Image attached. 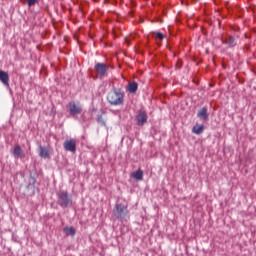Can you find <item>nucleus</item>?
I'll return each instance as SVG.
<instances>
[{
  "label": "nucleus",
  "instance_id": "nucleus-2",
  "mask_svg": "<svg viewBox=\"0 0 256 256\" xmlns=\"http://www.w3.org/2000/svg\"><path fill=\"white\" fill-rule=\"evenodd\" d=\"M57 198V204L62 208H67L72 205V198L69 196L68 192H65V190L58 192Z\"/></svg>",
  "mask_w": 256,
  "mask_h": 256
},
{
  "label": "nucleus",
  "instance_id": "nucleus-12",
  "mask_svg": "<svg viewBox=\"0 0 256 256\" xmlns=\"http://www.w3.org/2000/svg\"><path fill=\"white\" fill-rule=\"evenodd\" d=\"M127 90L131 93V94H135L136 91L138 90V83L136 81H132L129 82L128 86H127Z\"/></svg>",
  "mask_w": 256,
  "mask_h": 256
},
{
  "label": "nucleus",
  "instance_id": "nucleus-19",
  "mask_svg": "<svg viewBox=\"0 0 256 256\" xmlns=\"http://www.w3.org/2000/svg\"><path fill=\"white\" fill-rule=\"evenodd\" d=\"M98 123L101 124L102 126H106V122L105 120L103 119V117H98Z\"/></svg>",
  "mask_w": 256,
  "mask_h": 256
},
{
  "label": "nucleus",
  "instance_id": "nucleus-6",
  "mask_svg": "<svg viewBox=\"0 0 256 256\" xmlns=\"http://www.w3.org/2000/svg\"><path fill=\"white\" fill-rule=\"evenodd\" d=\"M63 146L66 151L75 152L76 151V140L73 138L66 139Z\"/></svg>",
  "mask_w": 256,
  "mask_h": 256
},
{
  "label": "nucleus",
  "instance_id": "nucleus-7",
  "mask_svg": "<svg viewBox=\"0 0 256 256\" xmlns=\"http://www.w3.org/2000/svg\"><path fill=\"white\" fill-rule=\"evenodd\" d=\"M197 117L203 121H207L209 119L208 109L206 106H204L198 111Z\"/></svg>",
  "mask_w": 256,
  "mask_h": 256
},
{
  "label": "nucleus",
  "instance_id": "nucleus-3",
  "mask_svg": "<svg viewBox=\"0 0 256 256\" xmlns=\"http://www.w3.org/2000/svg\"><path fill=\"white\" fill-rule=\"evenodd\" d=\"M128 207L124 204H116L113 209V215L118 220L124 219L128 215Z\"/></svg>",
  "mask_w": 256,
  "mask_h": 256
},
{
  "label": "nucleus",
  "instance_id": "nucleus-14",
  "mask_svg": "<svg viewBox=\"0 0 256 256\" xmlns=\"http://www.w3.org/2000/svg\"><path fill=\"white\" fill-rule=\"evenodd\" d=\"M224 44L228 45L230 48H233L237 45L236 39L232 36H229V38L224 41Z\"/></svg>",
  "mask_w": 256,
  "mask_h": 256
},
{
  "label": "nucleus",
  "instance_id": "nucleus-11",
  "mask_svg": "<svg viewBox=\"0 0 256 256\" xmlns=\"http://www.w3.org/2000/svg\"><path fill=\"white\" fill-rule=\"evenodd\" d=\"M13 156L17 159H22L24 157L23 151L20 147V145H15L13 149Z\"/></svg>",
  "mask_w": 256,
  "mask_h": 256
},
{
  "label": "nucleus",
  "instance_id": "nucleus-8",
  "mask_svg": "<svg viewBox=\"0 0 256 256\" xmlns=\"http://www.w3.org/2000/svg\"><path fill=\"white\" fill-rule=\"evenodd\" d=\"M39 156L43 159L50 158V150L47 147L39 146Z\"/></svg>",
  "mask_w": 256,
  "mask_h": 256
},
{
  "label": "nucleus",
  "instance_id": "nucleus-1",
  "mask_svg": "<svg viewBox=\"0 0 256 256\" xmlns=\"http://www.w3.org/2000/svg\"><path fill=\"white\" fill-rule=\"evenodd\" d=\"M107 100L112 106L122 105L124 102V93L120 89H112L107 95Z\"/></svg>",
  "mask_w": 256,
  "mask_h": 256
},
{
  "label": "nucleus",
  "instance_id": "nucleus-9",
  "mask_svg": "<svg viewBox=\"0 0 256 256\" xmlns=\"http://www.w3.org/2000/svg\"><path fill=\"white\" fill-rule=\"evenodd\" d=\"M0 82L5 86H9V74L6 71L0 70Z\"/></svg>",
  "mask_w": 256,
  "mask_h": 256
},
{
  "label": "nucleus",
  "instance_id": "nucleus-15",
  "mask_svg": "<svg viewBox=\"0 0 256 256\" xmlns=\"http://www.w3.org/2000/svg\"><path fill=\"white\" fill-rule=\"evenodd\" d=\"M64 232L67 236H75L76 234V230L75 228H73V226H67L66 228H64Z\"/></svg>",
  "mask_w": 256,
  "mask_h": 256
},
{
  "label": "nucleus",
  "instance_id": "nucleus-16",
  "mask_svg": "<svg viewBox=\"0 0 256 256\" xmlns=\"http://www.w3.org/2000/svg\"><path fill=\"white\" fill-rule=\"evenodd\" d=\"M132 177L138 181H142L143 180V172L142 170H137L136 172L132 173Z\"/></svg>",
  "mask_w": 256,
  "mask_h": 256
},
{
  "label": "nucleus",
  "instance_id": "nucleus-4",
  "mask_svg": "<svg viewBox=\"0 0 256 256\" xmlns=\"http://www.w3.org/2000/svg\"><path fill=\"white\" fill-rule=\"evenodd\" d=\"M69 110H70V114L72 116H76L82 113V106L80 104V102H76V101H70L68 104Z\"/></svg>",
  "mask_w": 256,
  "mask_h": 256
},
{
  "label": "nucleus",
  "instance_id": "nucleus-17",
  "mask_svg": "<svg viewBox=\"0 0 256 256\" xmlns=\"http://www.w3.org/2000/svg\"><path fill=\"white\" fill-rule=\"evenodd\" d=\"M153 35L154 38L157 40L162 41L164 39V34L162 32H154Z\"/></svg>",
  "mask_w": 256,
  "mask_h": 256
},
{
  "label": "nucleus",
  "instance_id": "nucleus-10",
  "mask_svg": "<svg viewBox=\"0 0 256 256\" xmlns=\"http://www.w3.org/2000/svg\"><path fill=\"white\" fill-rule=\"evenodd\" d=\"M138 125L143 126L147 121V114L145 112H140L136 117Z\"/></svg>",
  "mask_w": 256,
  "mask_h": 256
},
{
  "label": "nucleus",
  "instance_id": "nucleus-18",
  "mask_svg": "<svg viewBox=\"0 0 256 256\" xmlns=\"http://www.w3.org/2000/svg\"><path fill=\"white\" fill-rule=\"evenodd\" d=\"M37 3V0H27L28 7H33Z\"/></svg>",
  "mask_w": 256,
  "mask_h": 256
},
{
  "label": "nucleus",
  "instance_id": "nucleus-13",
  "mask_svg": "<svg viewBox=\"0 0 256 256\" xmlns=\"http://www.w3.org/2000/svg\"><path fill=\"white\" fill-rule=\"evenodd\" d=\"M192 132L196 135H201L204 132V125L203 124H196L192 128Z\"/></svg>",
  "mask_w": 256,
  "mask_h": 256
},
{
  "label": "nucleus",
  "instance_id": "nucleus-5",
  "mask_svg": "<svg viewBox=\"0 0 256 256\" xmlns=\"http://www.w3.org/2000/svg\"><path fill=\"white\" fill-rule=\"evenodd\" d=\"M94 69L101 77H104L108 72V66L101 62L96 63Z\"/></svg>",
  "mask_w": 256,
  "mask_h": 256
}]
</instances>
